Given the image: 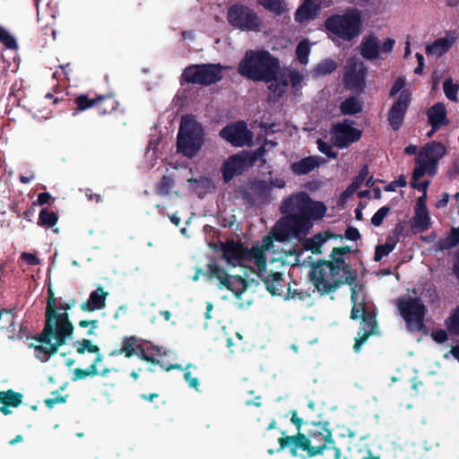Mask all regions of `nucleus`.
I'll list each match as a JSON object with an SVG mask.
<instances>
[{"label": "nucleus", "instance_id": "obj_19", "mask_svg": "<svg viewBox=\"0 0 459 459\" xmlns=\"http://www.w3.org/2000/svg\"><path fill=\"white\" fill-rule=\"evenodd\" d=\"M446 147L438 142L432 141L426 143L420 151L418 158L424 160L431 168L430 176L437 172L438 160L446 155Z\"/></svg>", "mask_w": 459, "mask_h": 459}, {"label": "nucleus", "instance_id": "obj_64", "mask_svg": "<svg viewBox=\"0 0 459 459\" xmlns=\"http://www.w3.org/2000/svg\"><path fill=\"white\" fill-rule=\"evenodd\" d=\"M447 174L450 178H455L459 176V159L453 161Z\"/></svg>", "mask_w": 459, "mask_h": 459}, {"label": "nucleus", "instance_id": "obj_4", "mask_svg": "<svg viewBox=\"0 0 459 459\" xmlns=\"http://www.w3.org/2000/svg\"><path fill=\"white\" fill-rule=\"evenodd\" d=\"M73 333L74 325L69 320L68 311L58 312V307H56L49 318L48 313H45L43 330L35 337L42 344L30 343L29 347L33 348L36 357L45 362L57 352L59 347L66 343L67 339L73 338Z\"/></svg>", "mask_w": 459, "mask_h": 459}, {"label": "nucleus", "instance_id": "obj_5", "mask_svg": "<svg viewBox=\"0 0 459 459\" xmlns=\"http://www.w3.org/2000/svg\"><path fill=\"white\" fill-rule=\"evenodd\" d=\"M281 70L280 60L267 50H247L240 60L238 72L254 82H269Z\"/></svg>", "mask_w": 459, "mask_h": 459}, {"label": "nucleus", "instance_id": "obj_61", "mask_svg": "<svg viewBox=\"0 0 459 459\" xmlns=\"http://www.w3.org/2000/svg\"><path fill=\"white\" fill-rule=\"evenodd\" d=\"M270 83L268 85V89L276 96V97H281L285 91L283 89H281L280 83H278V75H276V79L273 82H269Z\"/></svg>", "mask_w": 459, "mask_h": 459}, {"label": "nucleus", "instance_id": "obj_48", "mask_svg": "<svg viewBox=\"0 0 459 459\" xmlns=\"http://www.w3.org/2000/svg\"><path fill=\"white\" fill-rule=\"evenodd\" d=\"M391 208L388 205L382 206L380 209H378L375 214L371 218V223L375 227H379L382 225L383 221L387 216V214L390 212Z\"/></svg>", "mask_w": 459, "mask_h": 459}, {"label": "nucleus", "instance_id": "obj_44", "mask_svg": "<svg viewBox=\"0 0 459 459\" xmlns=\"http://www.w3.org/2000/svg\"><path fill=\"white\" fill-rule=\"evenodd\" d=\"M173 185L174 180L171 177L163 176L160 182L157 184L155 187V192L160 195H167L171 191Z\"/></svg>", "mask_w": 459, "mask_h": 459}, {"label": "nucleus", "instance_id": "obj_15", "mask_svg": "<svg viewBox=\"0 0 459 459\" xmlns=\"http://www.w3.org/2000/svg\"><path fill=\"white\" fill-rule=\"evenodd\" d=\"M411 100L412 98L410 91L403 90L389 108L387 121L394 131H398L403 126Z\"/></svg>", "mask_w": 459, "mask_h": 459}, {"label": "nucleus", "instance_id": "obj_31", "mask_svg": "<svg viewBox=\"0 0 459 459\" xmlns=\"http://www.w3.org/2000/svg\"><path fill=\"white\" fill-rule=\"evenodd\" d=\"M339 236L334 235L330 231H325V236L318 233L312 238H307L304 243V247L307 250H310L313 254H319L321 253V247L328 238H337Z\"/></svg>", "mask_w": 459, "mask_h": 459}, {"label": "nucleus", "instance_id": "obj_47", "mask_svg": "<svg viewBox=\"0 0 459 459\" xmlns=\"http://www.w3.org/2000/svg\"><path fill=\"white\" fill-rule=\"evenodd\" d=\"M310 53V47L307 41H301L298 44L296 48V55L298 60L306 65L308 62V56Z\"/></svg>", "mask_w": 459, "mask_h": 459}, {"label": "nucleus", "instance_id": "obj_52", "mask_svg": "<svg viewBox=\"0 0 459 459\" xmlns=\"http://www.w3.org/2000/svg\"><path fill=\"white\" fill-rule=\"evenodd\" d=\"M51 394L53 395V397L51 398H47L44 403H45V405L48 408V409H52L56 403H65V399H66V396H63L61 395L60 394H58L57 391H55V392H52Z\"/></svg>", "mask_w": 459, "mask_h": 459}, {"label": "nucleus", "instance_id": "obj_26", "mask_svg": "<svg viewBox=\"0 0 459 459\" xmlns=\"http://www.w3.org/2000/svg\"><path fill=\"white\" fill-rule=\"evenodd\" d=\"M456 41L454 34L436 39L431 45L427 47V52L431 55L440 56L446 54Z\"/></svg>", "mask_w": 459, "mask_h": 459}, {"label": "nucleus", "instance_id": "obj_14", "mask_svg": "<svg viewBox=\"0 0 459 459\" xmlns=\"http://www.w3.org/2000/svg\"><path fill=\"white\" fill-rule=\"evenodd\" d=\"M359 306L362 307L361 322L358 331V337L355 339L353 351L359 353L361 346L367 342L369 336L377 333V314L374 310H369L366 307L364 302H360Z\"/></svg>", "mask_w": 459, "mask_h": 459}, {"label": "nucleus", "instance_id": "obj_3", "mask_svg": "<svg viewBox=\"0 0 459 459\" xmlns=\"http://www.w3.org/2000/svg\"><path fill=\"white\" fill-rule=\"evenodd\" d=\"M350 252L349 246L333 247L331 260L321 259L311 264L308 279L321 295L333 293L344 284L355 283L357 273L342 257Z\"/></svg>", "mask_w": 459, "mask_h": 459}, {"label": "nucleus", "instance_id": "obj_28", "mask_svg": "<svg viewBox=\"0 0 459 459\" xmlns=\"http://www.w3.org/2000/svg\"><path fill=\"white\" fill-rule=\"evenodd\" d=\"M137 345L138 338L136 336H124L121 348L112 351L109 356L115 357L124 354L126 358H131L136 354Z\"/></svg>", "mask_w": 459, "mask_h": 459}, {"label": "nucleus", "instance_id": "obj_36", "mask_svg": "<svg viewBox=\"0 0 459 459\" xmlns=\"http://www.w3.org/2000/svg\"><path fill=\"white\" fill-rule=\"evenodd\" d=\"M207 273L210 278H215L219 281L220 289H222V282H225V279H228L230 276L224 268L221 267L215 263L207 264Z\"/></svg>", "mask_w": 459, "mask_h": 459}, {"label": "nucleus", "instance_id": "obj_13", "mask_svg": "<svg viewBox=\"0 0 459 459\" xmlns=\"http://www.w3.org/2000/svg\"><path fill=\"white\" fill-rule=\"evenodd\" d=\"M220 136L235 147L249 146L253 142V133L244 121L226 126L220 131Z\"/></svg>", "mask_w": 459, "mask_h": 459}, {"label": "nucleus", "instance_id": "obj_40", "mask_svg": "<svg viewBox=\"0 0 459 459\" xmlns=\"http://www.w3.org/2000/svg\"><path fill=\"white\" fill-rule=\"evenodd\" d=\"M337 64L332 59H325L320 62L314 69V74L316 76H325L332 74L336 70Z\"/></svg>", "mask_w": 459, "mask_h": 459}, {"label": "nucleus", "instance_id": "obj_25", "mask_svg": "<svg viewBox=\"0 0 459 459\" xmlns=\"http://www.w3.org/2000/svg\"><path fill=\"white\" fill-rule=\"evenodd\" d=\"M360 54L366 60H375L379 57V40L375 35L371 34L363 39L361 42Z\"/></svg>", "mask_w": 459, "mask_h": 459}, {"label": "nucleus", "instance_id": "obj_60", "mask_svg": "<svg viewBox=\"0 0 459 459\" xmlns=\"http://www.w3.org/2000/svg\"><path fill=\"white\" fill-rule=\"evenodd\" d=\"M21 258L25 261L29 265H38L40 264L39 258L31 253L23 252L21 255Z\"/></svg>", "mask_w": 459, "mask_h": 459}, {"label": "nucleus", "instance_id": "obj_58", "mask_svg": "<svg viewBox=\"0 0 459 459\" xmlns=\"http://www.w3.org/2000/svg\"><path fill=\"white\" fill-rule=\"evenodd\" d=\"M407 227H408V221H402L397 222L394 229V235L396 238H399L402 236H408Z\"/></svg>", "mask_w": 459, "mask_h": 459}, {"label": "nucleus", "instance_id": "obj_35", "mask_svg": "<svg viewBox=\"0 0 459 459\" xmlns=\"http://www.w3.org/2000/svg\"><path fill=\"white\" fill-rule=\"evenodd\" d=\"M58 221V215L47 208L41 209L39 214L38 225L46 228L54 227Z\"/></svg>", "mask_w": 459, "mask_h": 459}, {"label": "nucleus", "instance_id": "obj_8", "mask_svg": "<svg viewBox=\"0 0 459 459\" xmlns=\"http://www.w3.org/2000/svg\"><path fill=\"white\" fill-rule=\"evenodd\" d=\"M225 69L221 64L191 65L186 67L181 74V84L191 83L208 86L223 78Z\"/></svg>", "mask_w": 459, "mask_h": 459}, {"label": "nucleus", "instance_id": "obj_59", "mask_svg": "<svg viewBox=\"0 0 459 459\" xmlns=\"http://www.w3.org/2000/svg\"><path fill=\"white\" fill-rule=\"evenodd\" d=\"M455 247L454 244L450 241L449 238H440L435 245V251H444Z\"/></svg>", "mask_w": 459, "mask_h": 459}, {"label": "nucleus", "instance_id": "obj_51", "mask_svg": "<svg viewBox=\"0 0 459 459\" xmlns=\"http://www.w3.org/2000/svg\"><path fill=\"white\" fill-rule=\"evenodd\" d=\"M351 300L353 302V307L351 311V318L352 320H357L359 318H361L362 307L359 306V303L358 305L356 304L357 293L354 289L352 290V292H351Z\"/></svg>", "mask_w": 459, "mask_h": 459}, {"label": "nucleus", "instance_id": "obj_32", "mask_svg": "<svg viewBox=\"0 0 459 459\" xmlns=\"http://www.w3.org/2000/svg\"><path fill=\"white\" fill-rule=\"evenodd\" d=\"M96 95L92 98L87 93H82L75 97L74 103L76 108L73 109V115L75 116L80 112L85 111L91 108H96Z\"/></svg>", "mask_w": 459, "mask_h": 459}, {"label": "nucleus", "instance_id": "obj_54", "mask_svg": "<svg viewBox=\"0 0 459 459\" xmlns=\"http://www.w3.org/2000/svg\"><path fill=\"white\" fill-rule=\"evenodd\" d=\"M56 307H57L56 305V298L54 295V291L52 290L51 288H48L46 312H45V313H48V318L52 316L53 309H55Z\"/></svg>", "mask_w": 459, "mask_h": 459}, {"label": "nucleus", "instance_id": "obj_16", "mask_svg": "<svg viewBox=\"0 0 459 459\" xmlns=\"http://www.w3.org/2000/svg\"><path fill=\"white\" fill-rule=\"evenodd\" d=\"M252 168L247 158L245 151L230 155L226 159L221 168L222 178L225 183H229L235 177L240 176L244 171Z\"/></svg>", "mask_w": 459, "mask_h": 459}, {"label": "nucleus", "instance_id": "obj_29", "mask_svg": "<svg viewBox=\"0 0 459 459\" xmlns=\"http://www.w3.org/2000/svg\"><path fill=\"white\" fill-rule=\"evenodd\" d=\"M233 292L237 299H241V295L246 291L247 288V281L244 278L238 275H230L228 279H225V282H222V289Z\"/></svg>", "mask_w": 459, "mask_h": 459}, {"label": "nucleus", "instance_id": "obj_17", "mask_svg": "<svg viewBox=\"0 0 459 459\" xmlns=\"http://www.w3.org/2000/svg\"><path fill=\"white\" fill-rule=\"evenodd\" d=\"M333 131V144L339 149L348 148L351 144L359 142L362 136V131L351 126L347 119L335 124Z\"/></svg>", "mask_w": 459, "mask_h": 459}, {"label": "nucleus", "instance_id": "obj_38", "mask_svg": "<svg viewBox=\"0 0 459 459\" xmlns=\"http://www.w3.org/2000/svg\"><path fill=\"white\" fill-rule=\"evenodd\" d=\"M396 247V241L387 238L383 245H377L375 249L374 260L379 262L384 256L388 255Z\"/></svg>", "mask_w": 459, "mask_h": 459}, {"label": "nucleus", "instance_id": "obj_49", "mask_svg": "<svg viewBox=\"0 0 459 459\" xmlns=\"http://www.w3.org/2000/svg\"><path fill=\"white\" fill-rule=\"evenodd\" d=\"M245 152L247 153V158L249 161V164H251L253 167L259 159L264 156L266 152V147L264 145H261L255 151H245Z\"/></svg>", "mask_w": 459, "mask_h": 459}, {"label": "nucleus", "instance_id": "obj_63", "mask_svg": "<svg viewBox=\"0 0 459 459\" xmlns=\"http://www.w3.org/2000/svg\"><path fill=\"white\" fill-rule=\"evenodd\" d=\"M422 294L425 295V297H429L431 301H435L438 299V294L437 292V289L433 284H427L426 287L423 289Z\"/></svg>", "mask_w": 459, "mask_h": 459}, {"label": "nucleus", "instance_id": "obj_10", "mask_svg": "<svg viewBox=\"0 0 459 459\" xmlns=\"http://www.w3.org/2000/svg\"><path fill=\"white\" fill-rule=\"evenodd\" d=\"M228 22L235 29L241 31H259L262 20L250 7L235 4L229 7L227 12Z\"/></svg>", "mask_w": 459, "mask_h": 459}, {"label": "nucleus", "instance_id": "obj_27", "mask_svg": "<svg viewBox=\"0 0 459 459\" xmlns=\"http://www.w3.org/2000/svg\"><path fill=\"white\" fill-rule=\"evenodd\" d=\"M431 225L428 208L415 209V214L411 220V227L414 232H425Z\"/></svg>", "mask_w": 459, "mask_h": 459}, {"label": "nucleus", "instance_id": "obj_9", "mask_svg": "<svg viewBox=\"0 0 459 459\" xmlns=\"http://www.w3.org/2000/svg\"><path fill=\"white\" fill-rule=\"evenodd\" d=\"M396 305L409 329L421 331L425 327L424 319L428 309L420 298L402 297L397 299Z\"/></svg>", "mask_w": 459, "mask_h": 459}, {"label": "nucleus", "instance_id": "obj_45", "mask_svg": "<svg viewBox=\"0 0 459 459\" xmlns=\"http://www.w3.org/2000/svg\"><path fill=\"white\" fill-rule=\"evenodd\" d=\"M443 90L445 92L446 97L452 100V101H457V93L459 91V85L453 83L451 79H446L443 82Z\"/></svg>", "mask_w": 459, "mask_h": 459}, {"label": "nucleus", "instance_id": "obj_11", "mask_svg": "<svg viewBox=\"0 0 459 459\" xmlns=\"http://www.w3.org/2000/svg\"><path fill=\"white\" fill-rule=\"evenodd\" d=\"M221 252L223 258L233 265L241 264L243 261L248 260L252 256L257 259V257L263 255L258 248L253 247L252 249H248L240 242H236L233 239L221 243Z\"/></svg>", "mask_w": 459, "mask_h": 459}, {"label": "nucleus", "instance_id": "obj_24", "mask_svg": "<svg viewBox=\"0 0 459 459\" xmlns=\"http://www.w3.org/2000/svg\"><path fill=\"white\" fill-rule=\"evenodd\" d=\"M96 109L100 116L112 114L119 106V102L114 93L96 94Z\"/></svg>", "mask_w": 459, "mask_h": 459}, {"label": "nucleus", "instance_id": "obj_6", "mask_svg": "<svg viewBox=\"0 0 459 459\" xmlns=\"http://www.w3.org/2000/svg\"><path fill=\"white\" fill-rule=\"evenodd\" d=\"M324 25L328 34L351 42L362 32L361 12L356 7H350L342 14H332L327 17Z\"/></svg>", "mask_w": 459, "mask_h": 459}, {"label": "nucleus", "instance_id": "obj_42", "mask_svg": "<svg viewBox=\"0 0 459 459\" xmlns=\"http://www.w3.org/2000/svg\"><path fill=\"white\" fill-rule=\"evenodd\" d=\"M445 324L450 333L459 335V306L452 310Z\"/></svg>", "mask_w": 459, "mask_h": 459}, {"label": "nucleus", "instance_id": "obj_30", "mask_svg": "<svg viewBox=\"0 0 459 459\" xmlns=\"http://www.w3.org/2000/svg\"><path fill=\"white\" fill-rule=\"evenodd\" d=\"M74 346L76 348V352L78 354H84L85 351L90 353L96 354V357L92 362L95 366H97L100 362L103 360V356L100 353V348L93 344L89 339H82V341H76L74 342Z\"/></svg>", "mask_w": 459, "mask_h": 459}, {"label": "nucleus", "instance_id": "obj_56", "mask_svg": "<svg viewBox=\"0 0 459 459\" xmlns=\"http://www.w3.org/2000/svg\"><path fill=\"white\" fill-rule=\"evenodd\" d=\"M405 86V80L403 77H398L394 84L392 85L390 91H389V97H394L396 94H400L402 91H403Z\"/></svg>", "mask_w": 459, "mask_h": 459}, {"label": "nucleus", "instance_id": "obj_23", "mask_svg": "<svg viewBox=\"0 0 459 459\" xmlns=\"http://www.w3.org/2000/svg\"><path fill=\"white\" fill-rule=\"evenodd\" d=\"M108 295L107 291H104L101 286H99L97 290L91 292L87 301L82 302L80 307L82 311L92 312L100 310L106 306V298Z\"/></svg>", "mask_w": 459, "mask_h": 459}, {"label": "nucleus", "instance_id": "obj_7", "mask_svg": "<svg viewBox=\"0 0 459 459\" xmlns=\"http://www.w3.org/2000/svg\"><path fill=\"white\" fill-rule=\"evenodd\" d=\"M204 129L193 117H183L177 135V152L191 159L202 149Z\"/></svg>", "mask_w": 459, "mask_h": 459}, {"label": "nucleus", "instance_id": "obj_33", "mask_svg": "<svg viewBox=\"0 0 459 459\" xmlns=\"http://www.w3.org/2000/svg\"><path fill=\"white\" fill-rule=\"evenodd\" d=\"M340 109L343 115H356L361 112L362 105L357 97L351 96L341 103Z\"/></svg>", "mask_w": 459, "mask_h": 459}, {"label": "nucleus", "instance_id": "obj_43", "mask_svg": "<svg viewBox=\"0 0 459 459\" xmlns=\"http://www.w3.org/2000/svg\"><path fill=\"white\" fill-rule=\"evenodd\" d=\"M0 43H2L6 48L11 50L18 49V43L15 38L9 33L3 26L0 25Z\"/></svg>", "mask_w": 459, "mask_h": 459}, {"label": "nucleus", "instance_id": "obj_53", "mask_svg": "<svg viewBox=\"0 0 459 459\" xmlns=\"http://www.w3.org/2000/svg\"><path fill=\"white\" fill-rule=\"evenodd\" d=\"M345 459H380V455H375L369 449H359L357 454H351Z\"/></svg>", "mask_w": 459, "mask_h": 459}, {"label": "nucleus", "instance_id": "obj_22", "mask_svg": "<svg viewBox=\"0 0 459 459\" xmlns=\"http://www.w3.org/2000/svg\"><path fill=\"white\" fill-rule=\"evenodd\" d=\"M325 160L319 156H308L293 162L290 165V169L294 175H307L318 168Z\"/></svg>", "mask_w": 459, "mask_h": 459}, {"label": "nucleus", "instance_id": "obj_12", "mask_svg": "<svg viewBox=\"0 0 459 459\" xmlns=\"http://www.w3.org/2000/svg\"><path fill=\"white\" fill-rule=\"evenodd\" d=\"M257 276L264 284L266 290L272 296H281L285 287L283 274L280 272L268 271L264 255L257 257Z\"/></svg>", "mask_w": 459, "mask_h": 459}, {"label": "nucleus", "instance_id": "obj_46", "mask_svg": "<svg viewBox=\"0 0 459 459\" xmlns=\"http://www.w3.org/2000/svg\"><path fill=\"white\" fill-rule=\"evenodd\" d=\"M416 163L418 166L416 168H414V169L412 171L413 181L420 179L426 173H428L430 176L431 168L429 167V165L425 163L424 160L422 161L421 160H420V158H418V157L416 158Z\"/></svg>", "mask_w": 459, "mask_h": 459}, {"label": "nucleus", "instance_id": "obj_18", "mask_svg": "<svg viewBox=\"0 0 459 459\" xmlns=\"http://www.w3.org/2000/svg\"><path fill=\"white\" fill-rule=\"evenodd\" d=\"M271 193L272 187L265 180L252 181L247 188L240 189L241 196L250 205L266 201Z\"/></svg>", "mask_w": 459, "mask_h": 459}, {"label": "nucleus", "instance_id": "obj_62", "mask_svg": "<svg viewBox=\"0 0 459 459\" xmlns=\"http://www.w3.org/2000/svg\"><path fill=\"white\" fill-rule=\"evenodd\" d=\"M344 236L347 239L352 240V241H357L361 238V235H360L359 230L354 227H351V226H350L346 229Z\"/></svg>", "mask_w": 459, "mask_h": 459}, {"label": "nucleus", "instance_id": "obj_55", "mask_svg": "<svg viewBox=\"0 0 459 459\" xmlns=\"http://www.w3.org/2000/svg\"><path fill=\"white\" fill-rule=\"evenodd\" d=\"M346 81L348 84L359 87L364 84L363 76L358 73L352 72L346 74Z\"/></svg>", "mask_w": 459, "mask_h": 459}, {"label": "nucleus", "instance_id": "obj_41", "mask_svg": "<svg viewBox=\"0 0 459 459\" xmlns=\"http://www.w3.org/2000/svg\"><path fill=\"white\" fill-rule=\"evenodd\" d=\"M187 182L195 191L203 190L204 192H208L212 187V180L206 177L190 178L187 179Z\"/></svg>", "mask_w": 459, "mask_h": 459}, {"label": "nucleus", "instance_id": "obj_20", "mask_svg": "<svg viewBox=\"0 0 459 459\" xmlns=\"http://www.w3.org/2000/svg\"><path fill=\"white\" fill-rule=\"evenodd\" d=\"M427 117L429 124L433 127V131H437L449 124L446 107L441 102L431 106L427 111Z\"/></svg>", "mask_w": 459, "mask_h": 459}, {"label": "nucleus", "instance_id": "obj_39", "mask_svg": "<svg viewBox=\"0 0 459 459\" xmlns=\"http://www.w3.org/2000/svg\"><path fill=\"white\" fill-rule=\"evenodd\" d=\"M368 175V166L364 165L360 169L358 175L353 178L352 182L348 186L346 191L349 192L350 194H352V193L356 192L357 190H359L361 187V186L363 185V183L365 182Z\"/></svg>", "mask_w": 459, "mask_h": 459}, {"label": "nucleus", "instance_id": "obj_21", "mask_svg": "<svg viewBox=\"0 0 459 459\" xmlns=\"http://www.w3.org/2000/svg\"><path fill=\"white\" fill-rule=\"evenodd\" d=\"M322 6L321 0H305L295 13V21L299 22L315 19Z\"/></svg>", "mask_w": 459, "mask_h": 459}, {"label": "nucleus", "instance_id": "obj_50", "mask_svg": "<svg viewBox=\"0 0 459 459\" xmlns=\"http://www.w3.org/2000/svg\"><path fill=\"white\" fill-rule=\"evenodd\" d=\"M317 148L319 152L326 155L330 159H336L337 158V152L333 151V147L331 144L327 143L322 139H318L316 141Z\"/></svg>", "mask_w": 459, "mask_h": 459}, {"label": "nucleus", "instance_id": "obj_1", "mask_svg": "<svg viewBox=\"0 0 459 459\" xmlns=\"http://www.w3.org/2000/svg\"><path fill=\"white\" fill-rule=\"evenodd\" d=\"M281 212L286 216L278 221L273 232L274 239L279 242L291 238L300 241L313 227V221L325 216L326 206L322 202L312 200L306 192H299L281 202Z\"/></svg>", "mask_w": 459, "mask_h": 459}, {"label": "nucleus", "instance_id": "obj_57", "mask_svg": "<svg viewBox=\"0 0 459 459\" xmlns=\"http://www.w3.org/2000/svg\"><path fill=\"white\" fill-rule=\"evenodd\" d=\"M143 360L146 361V362H149V363H151L152 365H160L166 371H169V370L174 369V368L180 369V370L183 369V368H182V366L180 364H171V365H169L168 367H164L160 363V361L154 357V355H150L149 354L147 356V359H143Z\"/></svg>", "mask_w": 459, "mask_h": 459}, {"label": "nucleus", "instance_id": "obj_37", "mask_svg": "<svg viewBox=\"0 0 459 459\" xmlns=\"http://www.w3.org/2000/svg\"><path fill=\"white\" fill-rule=\"evenodd\" d=\"M257 3L268 12L277 15L282 14L286 10L283 0H257Z\"/></svg>", "mask_w": 459, "mask_h": 459}, {"label": "nucleus", "instance_id": "obj_2", "mask_svg": "<svg viewBox=\"0 0 459 459\" xmlns=\"http://www.w3.org/2000/svg\"><path fill=\"white\" fill-rule=\"evenodd\" d=\"M309 425L307 435L297 432L293 436H286L284 431H281L282 437L277 439L279 447L276 452L289 449L291 456L298 455V450L305 451L307 454L302 459L319 457L320 459H340L341 450L335 446V442L332 438V433L327 429L326 424L320 422H306Z\"/></svg>", "mask_w": 459, "mask_h": 459}, {"label": "nucleus", "instance_id": "obj_34", "mask_svg": "<svg viewBox=\"0 0 459 459\" xmlns=\"http://www.w3.org/2000/svg\"><path fill=\"white\" fill-rule=\"evenodd\" d=\"M22 403V394L13 389L7 391H0V403L10 405L11 407H18Z\"/></svg>", "mask_w": 459, "mask_h": 459}]
</instances>
